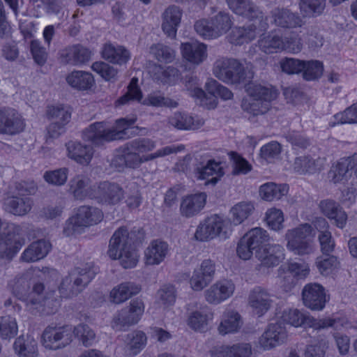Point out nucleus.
Listing matches in <instances>:
<instances>
[{"mask_svg":"<svg viewBox=\"0 0 357 357\" xmlns=\"http://www.w3.org/2000/svg\"><path fill=\"white\" fill-rule=\"evenodd\" d=\"M135 121L136 118L119 119L113 126L106 121L95 122L83 130L82 136L84 140L95 146L102 145L105 142L123 138Z\"/></svg>","mask_w":357,"mask_h":357,"instance_id":"nucleus-1","label":"nucleus"},{"mask_svg":"<svg viewBox=\"0 0 357 357\" xmlns=\"http://www.w3.org/2000/svg\"><path fill=\"white\" fill-rule=\"evenodd\" d=\"M31 274L24 273L17 276L10 283L13 294L25 302L29 310L33 313L39 312L46 304L45 286L42 282H36L31 288Z\"/></svg>","mask_w":357,"mask_h":357,"instance_id":"nucleus-2","label":"nucleus"},{"mask_svg":"<svg viewBox=\"0 0 357 357\" xmlns=\"http://www.w3.org/2000/svg\"><path fill=\"white\" fill-rule=\"evenodd\" d=\"M213 74L218 79L229 84H239L249 82L253 73L238 59L222 56L213 65Z\"/></svg>","mask_w":357,"mask_h":357,"instance_id":"nucleus-3","label":"nucleus"},{"mask_svg":"<svg viewBox=\"0 0 357 357\" xmlns=\"http://www.w3.org/2000/svg\"><path fill=\"white\" fill-rule=\"evenodd\" d=\"M312 233V227L307 223L287 229L284 234L287 249L293 255L301 257L313 254L316 247Z\"/></svg>","mask_w":357,"mask_h":357,"instance_id":"nucleus-4","label":"nucleus"},{"mask_svg":"<svg viewBox=\"0 0 357 357\" xmlns=\"http://www.w3.org/2000/svg\"><path fill=\"white\" fill-rule=\"evenodd\" d=\"M103 218L101 210L90 206H81L74 215L69 218L63 227V234L70 236L80 234L86 227L97 225Z\"/></svg>","mask_w":357,"mask_h":357,"instance_id":"nucleus-5","label":"nucleus"},{"mask_svg":"<svg viewBox=\"0 0 357 357\" xmlns=\"http://www.w3.org/2000/svg\"><path fill=\"white\" fill-rule=\"evenodd\" d=\"M283 321L294 327H310L315 330H321L333 327L338 329L339 326H343V321L340 319H315L307 312L298 309H288L283 311L282 314Z\"/></svg>","mask_w":357,"mask_h":357,"instance_id":"nucleus-6","label":"nucleus"},{"mask_svg":"<svg viewBox=\"0 0 357 357\" xmlns=\"http://www.w3.org/2000/svg\"><path fill=\"white\" fill-rule=\"evenodd\" d=\"M183 149L182 146H167L146 156H140L134 151H128L127 144H126L123 148L122 154L116 155L113 160V163L119 168H123L124 167L137 168L142 162L177 153Z\"/></svg>","mask_w":357,"mask_h":357,"instance_id":"nucleus-7","label":"nucleus"},{"mask_svg":"<svg viewBox=\"0 0 357 357\" xmlns=\"http://www.w3.org/2000/svg\"><path fill=\"white\" fill-rule=\"evenodd\" d=\"M15 188L16 195L6 199L5 209L15 215L22 216L31 209L33 202L28 195L34 192L35 188L28 187L24 181L17 183Z\"/></svg>","mask_w":357,"mask_h":357,"instance_id":"nucleus-8","label":"nucleus"},{"mask_svg":"<svg viewBox=\"0 0 357 357\" xmlns=\"http://www.w3.org/2000/svg\"><path fill=\"white\" fill-rule=\"evenodd\" d=\"M229 225L227 220L218 215L211 216L199 225L195 236L201 241L212 239L217 236L226 238L231 232Z\"/></svg>","mask_w":357,"mask_h":357,"instance_id":"nucleus-9","label":"nucleus"},{"mask_svg":"<svg viewBox=\"0 0 357 357\" xmlns=\"http://www.w3.org/2000/svg\"><path fill=\"white\" fill-rule=\"evenodd\" d=\"M73 341V328L69 326H47L41 335V344L48 350H58Z\"/></svg>","mask_w":357,"mask_h":357,"instance_id":"nucleus-10","label":"nucleus"},{"mask_svg":"<svg viewBox=\"0 0 357 357\" xmlns=\"http://www.w3.org/2000/svg\"><path fill=\"white\" fill-rule=\"evenodd\" d=\"M258 20V24L255 22L246 26L234 27L227 36L228 42L233 45L241 46L254 40L268 27L266 18Z\"/></svg>","mask_w":357,"mask_h":357,"instance_id":"nucleus-11","label":"nucleus"},{"mask_svg":"<svg viewBox=\"0 0 357 357\" xmlns=\"http://www.w3.org/2000/svg\"><path fill=\"white\" fill-rule=\"evenodd\" d=\"M125 197V190L119 184L104 181L97 186L94 199L102 205L116 206Z\"/></svg>","mask_w":357,"mask_h":357,"instance_id":"nucleus-12","label":"nucleus"},{"mask_svg":"<svg viewBox=\"0 0 357 357\" xmlns=\"http://www.w3.org/2000/svg\"><path fill=\"white\" fill-rule=\"evenodd\" d=\"M287 337L286 326L283 323L278 321L268 324L259 337V343L264 349L269 350L284 344Z\"/></svg>","mask_w":357,"mask_h":357,"instance_id":"nucleus-13","label":"nucleus"},{"mask_svg":"<svg viewBox=\"0 0 357 357\" xmlns=\"http://www.w3.org/2000/svg\"><path fill=\"white\" fill-rule=\"evenodd\" d=\"M24 243L22 227L13 225L12 230L0 242V258L12 259Z\"/></svg>","mask_w":357,"mask_h":357,"instance_id":"nucleus-14","label":"nucleus"},{"mask_svg":"<svg viewBox=\"0 0 357 357\" xmlns=\"http://www.w3.org/2000/svg\"><path fill=\"white\" fill-rule=\"evenodd\" d=\"M215 264L211 259H204L192 272L190 278V287L194 291H202L213 280Z\"/></svg>","mask_w":357,"mask_h":357,"instance_id":"nucleus-15","label":"nucleus"},{"mask_svg":"<svg viewBox=\"0 0 357 357\" xmlns=\"http://www.w3.org/2000/svg\"><path fill=\"white\" fill-rule=\"evenodd\" d=\"M235 289L236 286L231 280H220L204 291V297L209 304L218 305L231 297Z\"/></svg>","mask_w":357,"mask_h":357,"instance_id":"nucleus-16","label":"nucleus"},{"mask_svg":"<svg viewBox=\"0 0 357 357\" xmlns=\"http://www.w3.org/2000/svg\"><path fill=\"white\" fill-rule=\"evenodd\" d=\"M137 241L135 231H129L126 227H120L110 238L108 255L109 257H116L119 251L133 247Z\"/></svg>","mask_w":357,"mask_h":357,"instance_id":"nucleus-17","label":"nucleus"},{"mask_svg":"<svg viewBox=\"0 0 357 357\" xmlns=\"http://www.w3.org/2000/svg\"><path fill=\"white\" fill-rule=\"evenodd\" d=\"M303 301L305 307L312 310H321L326 303L324 288L318 283H309L302 291Z\"/></svg>","mask_w":357,"mask_h":357,"instance_id":"nucleus-18","label":"nucleus"},{"mask_svg":"<svg viewBox=\"0 0 357 357\" xmlns=\"http://www.w3.org/2000/svg\"><path fill=\"white\" fill-rule=\"evenodd\" d=\"M144 311V305L141 300H133L129 309H123L114 319L113 327L121 329L137 324Z\"/></svg>","mask_w":357,"mask_h":357,"instance_id":"nucleus-19","label":"nucleus"},{"mask_svg":"<svg viewBox=\"0 0 357 357\" xmlns=\"http://www.w3.org/2000/svg\"><path fill=\"white\" fill-rule=\"evenodd\" d=\"M284 248L280 244H268L256 250L255 257L266 267H274L284 259Z\"/></svg>","mask_w":357,"mask_h":357,"instance_id":"nucleus-20","label":"nucleus"},{"mask_svg":"<svg viewBox=\"0 0 357 357\" xmlns=\"http://www.w3.org/2000/svg\"><path fill=\"white\" fill-rule=\"evenodd\" d=\"M212 357H252V347L250 343L239 342L222 344L214 347L211 350Z\"/></svg>","mask_w":357,"mask_h":357,"instance_id":"nucleus-21","label":"nucleus"},{"mask_svg":"<svg viewBox=\"0 0 357 357\" xmlns=\"http://www.w3.org/2000/svg\"><path fill=\"white\" fill-rule=\"evenodd\" d=\"M69 192L77 200L87 198L94 199L96 188L92 186L89 178L84 175H77L69 182Z\"/></svg>","mask_w":357,"mask_h":357,"instance_id":"nucleus-22","label":"nucleus"},{"mask_svg":"<svg viewBox=\"0 0 357 357\" xmlns=\"http://www.w3.org/2000/svg\"><path fill=\"white\" fill-rule=\"evenodd\" d=\"M181 52L183 58L194 66L200 65L208 56L207 45L199 41L181 43Z\"/></svg>","mask_w":357,"mask_h":357,"instance_id":"nucleus-23","label":"nucleus"},{"mask_svg":"<svg viewBox=\"0 0 357 357\" xmlns=\"http://www.w3.org/2000/svg\"><path fill=\"white\" fill-rule=\"evenodd\" d=\"M248 303L253 313L261 317L267 312L271 306V294L261 287H256L249 294Z\"/></svg>","mask_w":357,"mask_h":357,"instance_id":"nucleus-24","label":"nucleus"},{"mask_svg":"<svg viewBox=\"0 0 357 357\" xmlns=\"http://www.w3.org/2000/svg\"><path fill=\"white\" fill-rule=\"evenodd\" d=\"M185 86L189 95L198 100V104L207 109H213L216 107L215 98L211 95H207L201 88L199 79L192 75L185 76L184 79Z\"/></svg>","mask_w":357,"mask_h":357,"instance_id":"nucleus-25","label":"nucleus"},{"mask_svg":"<svg viewBox=\"0 0 357 357\" xmlns=\"http://www.w3.org/2000/svg\"><path fill=\"white\" fill-rule=\"evenodd\" d=\"M66 148L67 156L80 165L89 164L93 155V149L79 141H69L66 144Z\"/></svg>","mask_w":357,"mask_h":357,"instance_id":"nucleus-26","label":"nucleus"},{"mask_svg":"<svg viewBox=\"0 0 357 357\" xmlns=\"http://www.w3.org/2000/svg\"><path fill=\"white\" fill-rule=\"evenodd\" d=\"M182 15V10L174 5L169 6L165 10L162 15V29L168 37L172 38L176 37Z\"/></svg>","mask_w":357,"mask_h":357,"instance_id":"nucleus-27","label":"nucleus"},{"mask_svg":"<svg viewBox=\"0 0 357 357\" xmlns=\"http://www.w3.org/2000/svg\"><path fill=\"white\" fill-rule=\"evenodd\" d=\"M271 17L273 23L284 29H294L303 25L301 17L287 8H275L271 12Z\"/></svg>","mask_w":357,"mask_h":357,"instance_id":"nucleus-28","label":"nucleus"},{"mask_svg":"<svg viewBox=\"0 0 357 357\" xmlns=\"http://www.w3.org/2000/svg\"><path fill=\"white\" fill-rule=\"evenodd\" d=\"M229 8L236 15L249 20H264L262 11L250 0H227Z\"/></svg>","mask_w":357,"mask_h":357,"instance_id":"nucleus-29","label":"nucleus"},{"mask_svg":"<svg viewBox=\"0 0 357 357\" xmlns=\"http://www.w3.org/2000/svg\"><path fill=\"white\" fill-rule=\"evenodd\" d=\"M195 174L197 179L206 180L205 185H214L225 174V172L221 162L209 160L205 166L197 168Z\"/></svg>","mask_w":357,"mask_h":357,"instance_id":"nucleus-30","label":"nucleus"},{"mask_svg":"<svg viewBox=\"0 0 357 357\" xmlns=\"http://www.w3.org/2000/svg\"><path fill=\"white\" fill-rule=\"evenodd\" d=\"M169 253L168 244L161 240L152 241L144 250V261L146 265L161 264Z\"/></svg>","mask_w":357,"mask_h":357,"instance_id":"nucleus-31","label":"nucleus"},{"mask_svg":"<svg viewBox=\"0 0 357 357\" xmlns=\"http://www.w3.org/2000/svg\"><path fill=\"white\" fill-rule=\"evenodd\" d=\"M169 126L178 130H197L201 128L204 121L198 116H192L185 112H174L168 119Z\"/></svg>","mask_w":357,"mask_h":357,"instance_id":"nucleus-32","label":"nucleus"},{"mask_svg":"<svg viewBox=\"0 0 357 357\" xmlns=\"http://www.w3.org/2000/svg\"><path fill=\"white\" fill-rule=\"evenodd\" d=\"M61 57L66 63L80 66L90 59L91 52L84 46L76 44L68 46L63 50Z\"/></svg>","mask_w":357,"mask_h":357,"instance_id":"nucleus-33","label":"nucleus"},{"mask_svg":"<svg viewBox=\"0 0 357 357\" xmlns=\"http://www.w3.org/2000/svg\"><path fill=\"white\" fill-rule=\"evenodd\" d=\"M206 200V195L203 192L186 196L181 202V215L185 218L196 215L204 207Z\"/></svg>","mask_w":357,"mask_h":357,"instance_id":"nucleus-34","label":"nucleus"},{"mask_svg":"<svg viewBox=\"0 0 357 357\" xmlns=\"http://www.w3.org/2000/svg\"><path fill=\"white\" fill-rule=\"evenodd\" d=\"M51 244L45 240H38L31 243L21 254L20 261L26 263L38 261L48 254Z\"/></svg>","mask_w":357,"mask_h":357,"instance_id":"nucleus-35","label":"nucleus"},{"mask_svg":"<svg viewBox=\"0 0 357 357\" xmlns=\"http://www.w3.org/2000/svg\"><path fill=\"white\" fill-rule=\"evenodd\" d=\"M99 268L93 262H88L75 268L70 274L77 286L82 291L95 278Z\"/></svg>","mask_w":357,"mask_h":357,"instance_id":"nucleus-36","label":"nucleus"},{"mask_svg":"<svg viewBox=\"0 0 357 357\" xmlns=\"http://www.w3.org/2000/svg\"><path fill=\"white\" fill-rule=\"evenodd\" d=\"M354 166L353 159L342 158L333 164L328 174V178L334 183H344L351 176Z\"/></svg>","mask_w":357,"mask_h":357,"instance_id":"nucleus-37","label":"nucleus"},{"mask_svg":"<svg viewBox=\"0 0 357 357\" xmlns=\"http://www.w3.org/2000/svg\"><path fill=\"white\" fill-rule=\"evenodd\" d=\"M319 208L325 216L334 220V223L337 227L343 228L345 226L347 215L339 204L331 199H325L320 202Z\"/></svg>","mask_w":357,"mask_h":357,"instance_id":"nucleus-38","label":"nucleus"},{"mask_svg":"<svg viewBox=\"0 0 357 357\" xmlns=\"http://www.w3.org/2000/svg\"><path fill=\"white\" fill-rule=\"evenodd\" d=\"M255 205L250 201H242L234 204L229 210L230 223L229 227L231 229V225H239L248 220L255 211Z\"/></svg>","mask_w":357,"mask_h":357,"instance_id":"nucleus-39","label":"nucleus"},{"mask_svg":"<svg viewBox=\"0 0 357 357\" xmlns=\"http://www.w3.org/2000/svg\"><path fill=\"white\" fill-rule=\"evenodd\" d=\"M243 325L241 315L234 310H225L218 327L219 333L225 335L229 333H234L238 331Z\"/></svg>","mask_w":357,"mask_h":357,"instance_id":"nucleus-40","label":"nucleus"},{"mask_svg":"<svg viewBox=\"0 0 357 357\" xmlns=\"http://www.w3.org/2000/svg\"><path fill=\"white\" fill-rule=\"evenodd\" d=\"M102 57L110 63L122 65L130 59V53L123 46L106 43L102 50Z\"/></svg>","mask_w":357,"mask_h":357,"instance_id":"nucleus-41","label":"nucleus"},{"mask_svg":"<svg viewBox=\"0 0 357 357\" xmlns=\"http://www.w3.org/2000/svg\"><path fill=\"white\" fill-rule=\"evenodd\" d=\"M149 73L154 80L169 84H174L180 79L181 75L177 68L173 66L164 67L158 64L151 66Z\"/></svg>","mask_w":357,"mask_h":357,"instance_id":"nucleus-42","label":"nucleus"},{"mask_svg":"<svg viewBox=\"0 0 357 357\" xmlns=\"http://www.w3.org/2000/svg\"><path fill=\"white\" fill-rule=\"evenodd\" d=\"M66 80L72 88L79 91L90 90L95 84L92 74L83 70H73L66 76Z\"/></svg>","mask_w":357,"mask_h":357,"instance_id":"nucleus-43","label":"nucleus"},{"mask_svg":"<svg viewBox=\"0 0 357 357\" xmlns=\"http://www.w3.org/2000/svg\"><path fill=\"white\" fill-rule=\"evenodd\" d=\"M13 349L18 357H37V342L31 337L20 336L14 342Z\"/></svg>","mask_w":357,"mask_h":357,"instance_id":"nucleus-44","label":"nucleus"},{"mask_svg":"<svg viewBox=\"0 0 357 357\" xmlns=\"http://www.w3.org/2000/svg\"><path fill=\"white\" fill-rule=\"evenodd\" d=\"M146 334L140 331L127 334L123 338L125 351L130 356H136L146 344Z\"/></svg>","mask_w":357,"mask_h":357,"instance_id":"nucleus-45","label":"nucleus"},{"mask_svg":"<svg viewBox=\"0 0 357 357\" xmlns=\"http://www.w3.org/2000/svg\"><path fill=\"white\" fill-rule=\"evenodd\" d=\"M139 291L140 287L138 285L132 282H123L112 289L110 301L116 304L121 303L138 294Z\"/></svg>","mask_w":357,"mask_h":357,"instance_id":"nucleus-46","label":"nucleus"},{"mask_svg":"<svg viewBox=\"0 0 357 357\" xmlns=\"http://www.w3.org/2000/svg\"><path fill=\"white\" fill-rule=\"evenodd\" d=\"M248 93L255 100H260L264 102H270L276 99L278 91L271 86H266L259 84L251 83L247 87Z\"/></svg>","mask_w":357,"mask_h":357,"instance_id":"nucleus-47","label":"nucleus"},{"mask_svg":"<svg viewBox=\"0 0 357 357\" xmlns=\"http://www.w3.org/2000/svg\"><path fill=\"white\" fill-rule=\"evenodd\" d=\"M288 190L289 188L286 184L270 182L261 185L259 194L264 200L271 202L281 199L287 193Z\"/></svg>","mask_w":357,"mask_h":357,"instance_id":"nucleus-48","label":"nucleus"},{"mask_svg":"<svg viewBox=\"0 0 357 357\" xmlns=\"http://www.w3.org/2000/svg\"><path fill=\"white\" fill-rule=\"evenodd\" d=\"M283 38L273 33L262 36L258 40L259 49L266 54H273L283 50Z\"/></svg>","mask_w":357,"mask_h":357,"instance_id":"nucleus-49","label":"nucleus"},{"mask_svg":"<svg viewBox=\"0 0 357 357\" xmlns=\"http://www.w3.org/2000/svg\"><path fill=\"white\" fill-rule=\"evenodd\" d=\"M322 163L319 158L315 159L310 156L296 158L294 163V170L299 174H312L321 169Z\"/></svg>","mask_w":357,"mask_h":357,"instance_id":"nucleus-50","label":"nucleus"},{"mask_svg":"<svg viewBox=\"0 0 357 357\" xmlns=\"http://www.w3.org/2000/svg\"><path fill=\"white\" fill-rule=\"evenodd\" d=\"M210 19L215 38L227 33L233 24L229 14L226 12L220 11Z\"/></svg>","mask_w":357,"mask_h":357,"instance_id":"nucleus-51","label":"nucleus"},{"mask_svg":"<svg viewBox=\"0 0 357 357\" xmlns=\"http://www.w3.org/2000/svg\"><path fill=\"white\" fill-rule=\"evenodd\" d=\"M315 265L320 274L327 276L338 268L340 262L335 256L323 254L317 257Z\"/></svg>","mask_w":357,"mask_h":357,"instance_id":"nucleus-52","label":"nucleus"},{"mask_svg":"<svg viewBox=\"0 0 357 357\" xmlns=\"http://www.w3.org/2000/svg\"><path fill=\"white\" fill-rule=\"evenodd\" d=\"M46 114L47 119L52 122L68 124L71 119L70 107L63 105L49 106Z\"/></svg>","mask_w":357,"mask_h":357,"instance_id":"nucleus-53","label":"nucleus"},{"mask_svg":"<svg viewBox=\"0 0 357 357\" xmlns=\"http://www.w3.org/2000/svg\"><path fill=\"white\" fill-rule=\"evenodd\" d=\"M138 79L133 77L128 86L127 92L118 98L115 102V106H121L129 104L131 102H139L142 98V93L137 85Z\"/></svg>","mask_w":357,"mask_h":357,"instance_id":"nucleus-54","label":"nucleus"},{"mask_svg":"<svg viewBox=\"0 0 357 357\" xmlns=\"http://www.w3.org/2000/svg\"><path fill=\"white\" fill-rule=\"evenodd\" d=\"M77 338L85 347H91L96 341V333L91 327L84 324H79L73 328V337Z\"/></svg>","mask_w":357,"mask_h":357,"instance_id":"nucleus-55","label":"nucleus"},{"mask_svg":"<svg viewBox=\"0 0 357 357\" xmlns=\"http://www.w3.org/2000/svg\"><path fill=\"white\" fill-rule=\"evenodd\" d=\"M326 0H301L300 9L308 17L321 15L326 8Z\"/></svg>","mask_w":357,"mask_h":357,"instance_id":"nucleus-56","label":"nucleus"},{"mask_svg":"<svg viewBox=\"0 0 357 357\" xmlns=\"http://www.w3.org/2000/svg\"><path fill=\"white\" fill-rule=\"evenodd\" d=\"M9 116L7 119V125L5 126V135H14L22 132L25 127V122L21 114L11 108Z\"/></svg>","mask_w":357,"mask_h":357,"instance_id":"nucleus-57","label":"nucleus"},{"mask_svg":"<svg viewBox=\"0 0 357 357\" xmlns=\"http://www.w3.org/2000/svg\"><path fill=\"white\" fill-rule=\"evenodd\" d=\"M150 51L153 56L162 63H172L176 56V52L172 48L162 43L153 45Z\"/></svg>","mask_w":357,"mask_h":357,"instance_id":"nucleus-58","label":"nucleus"},{"mask_svg":"<svg viewBox=\"0 0 357 357\" xmlns=\"http://www.w3.org/2000/svg\"><path fill=\"white\" fill-rule=\"evenodd\" d=\"M143 104L156 107H166L170 108H175L178 105L177 101L169 97H165L159 92L149 94L144 99Z\"/></svg>","mask_w":357,"mask_h":357,"instance_id":"nucleus-59","label":"nucleus"},{"mask_svg":"<svg viewBox=\"0 0 357 357\" xmlns=\"http://www.w3.org/2000/svg\"><path fill=\"white\" fill-rule=\"evenodd\" d=\"M113 259H119L124 268H134L139 260V255L135 247L119 251L116 257H109Z\"/></svg>","mask_w":357,"mask_h":357,"instance_id":"nucleus-60","label":"nucleus"},{"mask_svg":"<svg viewBox=\"0 0 357 357\" xmlns=\"http://www.w3.org/2000/svg\"><path fill=\"white\" fill-rule=\"evenodd\" d=\"M284 214L280 209L271 208L265 213V221L268 227L274 231H278L284 228Z\"/></svg>","mask_w":357,"mask_h":357,"instance_id":"nucleus-61","label":"nucleus"},{"mask_svg":"<svg viewBox=\"0 0 357 357\" xmlns=\"http://www.w3.org/2000/svg\"><path fill=\"white\" fill-rule=\"evenodd\" d=\"M244 236L256 250L261 248L263 243L270 240V236L267 231L261 227L252 229Z\"/></svg>","mask_w":357,"mask_h":357,"instance_id":"nucleus-62","label":"nucleus"},{"mask_svg":"<svg viewBox=\"0 0 357 357\" xmlns=\"http://www.w3.org/2000/svg\"><path fill=\"white\" fill-rule=\"evenodd\" d=\"M18 327L15 318L10 316L0 317V336L3 339H10L15 337Z\"/></svg>","mask_w":357,"mask_h":357,"instance_id":"nucleus-63","label":"nucleus"},{"mask_svg":"<svg viewBox=\"0 0 357 357\" xmlns=\"http://www.w3.org/2000/svg\"><path fill=\"white\" fill-rule=\"evenodd\" d=\"M335 121L330 123L331 126L336 124L357 123V103L347 108L343 112L333 116Z\"/></svg>","mask_w":357,"mask_h":357,"instance_id":"nucleus-64","label":"nucleus"}]
</instances>
